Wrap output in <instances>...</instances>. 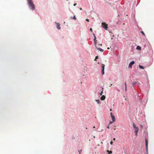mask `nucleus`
I'll return each mask as SVG.
<instances>
[{
    "instance_id": "f257e3e1",
    "label": "nucleus",
    "mask_w": 154,
    "mask_h": 154,
    "mask_svg": "<svg viewBox=\"0 0 154 154\" xmlns=\"http://www.w3.org/2000/svg\"><path fill=\"white\" fill-rule=\"evenodd\" d=\"M27 2L29 8L32 10L33 11L34 10L35 7L32 0H27Z\"/></svg>"
},
{
    "instance_id": "f03ea898",
    "label": "nucleus",
    "mask_w": 154,
    "mask_h": 154,
    "mask_svg": "<svg viewBox=\"0 0 154 154\" xmlns=\"http://www.w3.org/2000/svg\"><path fill=\"white\" fill-rule=\"evenodd\" d=\"M133 126L134 128L135 129V132L136 135H137V134L138 132L139 131L138 128L136 126L134 123L133 124Z\"/></svg>"
},
{
    "instance_id": "7ed1b4c3",
    "label": "nucleus",
    "mask_w": 154,
    "mask_h": 154,
    "mask_svg": "<svg viewBox=\"0 0 154 154\" xmlns=\"http://www.w3.org/2000/svg\"><path fill=\"white\" fill-rule=\"evenodd\" d=\"M145 146L146 154H148V140L146 139H145Z\"/></svg>"
},
{
    "instance_id": "20e7f679",
    "label": "nucleus",
    "mask_w": 154,
    "mask_h": 154,
    "mask_svg": "<svg viewBox=\"0 0 154 154\" xmlns=\"http://www.w3.org/2000/svg\"><path fill=\"white\" fill-rule=\"evenodd\" d=\"M102 24V27L105 30H107V24H106L104 23H101Z\"/></svg>"
},
{
    "instance_id": "39448f33",
    "label": "nucleus",
    "mask_w": 154,
    "mask_h": 154,
    "mask_svg": "<svg viewBox=\"0 0 154 154\" xmlns=\"http://www.w3.org/2000/svg\"><path fill=\"white\" fill-rule=\"evenodd\" d=\"M55 24L56 25L57 28L58 30L60 29H61V27L60 26V24L59 23L55 22Z\"/></svg>"
},
{
    "instance_id": "423d86ee",
    "label": "nucleus",
    "mask_w": 154,
    "mask_h": 154,
    "mask_svg": "<svg viewBox=\"0 0 154 154\" xmlns=\"http://www.w3.org/2000/svg\"><path fill=\"white\" fill-rule=\"evenodd\" d=\"M101 67H102V75H103L104 74V68H105V65L103 64H102L101 65Z\"/></svg>"
},
{
    "instance_id": "0eeeda50",
    "label": "nucleus",
    "mask_w": 154,
    "mask_h": 154,
    "mask_svg": "<svg viewBox=\"0 0 154 154\" xmlns=\"http://www.w3.org/2000/svg\"><path fill=\"white\" fill-rule=\"evenodd\" d=\"M135 63V62L134 61H131L129 63L128 67L131 68L132 67V65Z\"/></svg>"
},
{
    "instance_id": "6e6552de",
    "label": "nucleus",
    "mask_w": 154,
    "mask_h": 154,
    "mask_svg": "<svg viewBox=\"0 0 154 154\" xmlns=\"http://www.w3.org/2000/svg\"><path fill=\"white\" fill-rule=\"evenodd\" d=\"M111 117V118L112 119V121H113V122H115V117L114 116V115L112 116Z\"/></svg>"
},
{
    "instance_id": "1a4fd4ad",
    "label": "nucleus",
    "mask_w": 154,
    "mask_h": 154,
    "mask_svg": "<svg viewBox=\"0 0 154 154\" xmlns=\"http://www.w3.org/2000/svg\"><path fill=\"white\" fill-rule=\"evenodd\" d=\"M106 98L105 96V95H103L100 98V99L101 100H103L105 99Z\"/></svg>"
},
{
    "instance_id": "9d476101",
    "label": "nucleus",
    "mask_w": 154,
    "mask_h": 154,
    "mask_svg": "<svg viewBox=\"0 0 154 154\" xmlns=\"http://www.w3.org/2000/svg\"><path fill=\"white\" fill-rule=\"evenodd\" d=\"M96 48L98 50H99L100 52H103V50L101 48H97V47H96Z\"/></svg>"
},
{
    "instance_id": "9b49d317",
    "label": "nucleus",
    "mask_w": 154,
    "mask_h": 154,
    "mask_svg": "<svg viewBox=\"0 0 154 154\" xmlns=\"http://www.w3.org/2000/svg\"><path fill=\"white\" fill-rule=\"evenodd\" d=\"M136 49L137 50H140L141 49V48L140 46H137L136 47Z\"/></svg>"
},
{
    "instance_id": "f8f14e48",
    "label": "nucleus",
    "mask_w": 154,
    "mask_h": 154,
    "mask_svg": "<svg viewBox=\"0 0 154 154\" xmlns=\"http://www.w3.org/2000/svg\"><path fill=\"white\" fill-rule=\"evenodd\" d=\"M95 101L97 103V104H100V102L99 100H96Z\"/></svg>"
},
{
    "instance_id": "ddd939ff",
    "label": "nucleus",
    "mask_w": 154,
    "mask_h": 154,
    "mask_svg": "<svg viewBox=\"0 0 154 154\" xmlns=\"http://www.w3.org/2000/svg\"><path fill=\"white\" fill-rule=\"evenodd\" d=\"M103 88H102V91H101L99 93V94L100 95H102V94L103 93Z\"/></svg>"
},
{
    "instance_id": "4468645a",
    "label": "nucleus",
    "mask_w": 154,
    "mask_h": 154,
    "mask_svg": "<svg viewBox=\"0 0 154 154\" xmlns=\"http://www.w3.org/2000/svg\"><path fill=\"white\" fill-rule=\"evenodd\" d=\"M139 67L140 69H144V67L140 65H139Z\"/></svg>"
},
{
    "instance_id": "2eb2a0df",
    "label": "nucleus",
    "mask_w": 154,
    "mask_h": 154,
    "mask_svg": "<svg viewBox=\"0 0 154 154\" xmlns=\"http://www.w3.org/2000/svg\"><path fill=\"white\" fill-rule=\"evenodd\" d=\"M136 83H137V82H134L132 83V85H133V86H134V85H135Z\"/></svg>"
},
{
    "instance_id": "dca6fc26",
    "label": "nucleus",
    "mask_w": 154,
    "mask_h": 154,
    "mask_svg": "<svg viewBox=\"0 0 154 154\" xmlns=\"http://www.w3.org/2000/svg\"><path fill=\"white\" fill-rule=\"evenodd\" d=\"M107 152L110 154H111L112 153V152L111 151H109L108 150L107 151Z\"/></svg>"
},
{
    "instance_id": "f3484780",
    "label": "nucleus",
    "mask_w": 154,
    "mask_h": 154,
    "mask_svg": "<svg viewBox=\"0 0 154 154\" xmlns=\"http://www.w3.org/2000/svg\"><path fill=\"white\" fill-rule=\"evenodd\" d=\"M141 33L142 34L144 35H145V34L143 31H141Z\"/></svg>"
},
{
    "instance_id": "a211bd4d",
    "label": "nucleus",
    "mask_w": 154,
    "mask_h": 154,
    "mask_svg": "<svg viewBox=\"0 0 154 154\" xmlns=\"http://www.w3.org/2000/svg\"><path fill=\"white\" fill-rule=\"evenodd\" d=\"M94 42L97 41V40H96V36H95V37H94Z\"/></svg>"
},
{
    "instance_id": "6ab92c4d",
    "label": "nucleus",
    "mask_w": 154,
    "mask_h": 154,
    "mask_svg": "<svg viewBox=\"0 0 154 154\" xmlns=\"http://www.w3.org/2000/svg\"><path fill=\"white\" fill-rule=\"evenodd\" d=\"M98 56H96L95 57V60H96L97 59H98Z\"/></svg>"
},
{
    "instance_id": "aec40b11",
    "label": "nucleus",
    "mask_w": 154,
    "mask_h": 154,
    "mask_svg": "<svg viewBox=\"0 0 154 154\" xmlns=\"http://www.w3.org/2000/svg\"><path fill=\"white\" fill-rule=\"evenodd\" d=\"M73 19H74V20H76V17H75V16H73Z\"/></svg>"
},
{
    "instance_id": "412c9836",
    "label": "nucleus",
    "mask_w": 154,
    "mask_h": 154,
    "mask_svg": "<svg viewBox=\"0 0 154 154\" xmlns=\"http://www.w3.org/2000/svg\"><path fill=\"white\" fill-rule=\"evenodd\" d=\"M113 121L112 122V121H110L109 122V124H112L113 123Z\"/></svg>"
},
{
    "instance_id": "4be33fe9",
    "label": "nucleus",
    "mask_w": 154,
    "mask_h": 154,
    "mask_svg": "<svg viewBox=\"0 0 154 154\" xmlns=\"http://www.w3.org/2000/svg\"><path fill=\"white\" fill-rule=\"evenodd\" d=\"M140 128H143V125H142L141 124H140Z\"/></svg>"
},
{
    "instance_id": "5701e85b",
    "label": "nucleus",
    "mask_w": 154,
    "mask_h": 154,
    "mask_svg": "<svg viewBox=\"0 0 154 154\" xmlns=\"http://www.w3.org/2000/svg\"><path fill=\"white\" fill-rule=\"evenodd\" d=\"M94 130V131H98V132L102 131H103V130H102H102H101V131H98V130Z\"/></svg>"
},
{
    "instance_id": "b1692460",
    "label": "nucleus",
    "mask_w": 154,
    "mask_h": 154,
    "mask_svg": "<svg viewBox=\"0 0 154 154\" xmlns=\"http://www.w3.org/2000/svg\"><path fill=\"white\" fill-rule=\"evenodd\" d=\"M82 151V149H81L80 150H78V152H79H79H81Z\"/></svg>"
},
{
    "instance_id": "393cba45",
    "label": "nucleus",
    "mask_w": 154,
    "mask_h": 154,
    "mask_svg": "<svg viewBox=\"0 0 154 154\" xmlns=\"http://www.w3.org/2000/svg\"><path fill=\"white\" fill-rule=\"evenodd\" d=\"M90 30L91 31V32H92V28H90Z\"/></svg>"
},
{
    "instance_id": "a878e982",
    "label": "nucleus",
    "mask_w": 154,
    "mask_h": 154,
    "mask_svg": "<svg viewBox=\"0 0 154 154\" xmlns=\"http://www.w3.org/2000/svg\"><path fill=\"white\" fill-rule=\"evenodd\" d=\"M110 144H111V145H112V144H113V142L112 141H111L110 142Z\"/></svg>"
},
{
    "instance_id": "bb28decb",
    "label": "nucleus",
    "mask_w": 154,
    "mask_h": 154,
    "mask_svg": "<svg viewBox=\"0 0 154 154\" xmlns=\"http://www.w3.org/2000/svg\"><path fill=\"white\" fill-rule=\"evenodd\" d=\"M125 87H127V85H126V82H125Z\"/></svg>"
},
{
    "instance_id": "cd10ccee",
    "label": "nucleus",
    "mask_w": 154,
    "mask_h": 154,
    "mask_svg": "<svg viewBox=\"0 0 154 154\" xmlns=\"http://www.w3.org/2000/svg\"><path fill=\"white\" fill-rule=\"evenodd\" d=\"M83 78H86L85 75H83Z\"/></svg>"
},
{
    "instance_id": "c85d7f7f",
    "label": "nucleus",
    "mask_w": 154,
    "mask_h": 154,
    "mask_svg": "<svg viewBox=\"0 0 154 154\" xmlns=\"http://www.w3.org/2000/svg\"><path fill=\"white\" fill-rule=\"evenodd\" d=\"M93 35L94 36V37H95V36H96L95 35V34L94 33H93Z\"/></svg>"
},
{
    "instance_id": "c756f323",
    "label": "nucleus",
    "mask_w": 154,
    "mask_h": 154,
    "mask_svg": "<svg viewBox=\"0 0 154 154\" xmlns=\"http://www.w3.org/2000/svg\"><path fill=\"white\" fill-rule=\"evenodd\" d=\"M110 115H111V116H113V114H112V112H111V113H110Z\"/></svg>"
},
{
    "instance_id": "7c9ffc66",
    "label": "nucleus",
    "mask_w": 154,
    "mask_h": 154,
    "mask_svg": "<svg viewBox=\"0 0 154 154\" xmlns=\"http://www.w3.org/2000/svg\"><path fill=\"white\" fill-rule=\"evenodd\" d=\"M77 4L76 3H75L73 4V6H75Z\"/></svg>"
},
{
    "instance_id": "2f4dec72",
    "label": "nucleus",
    "mask_w": 154,
    "mask_h": 154,
    "mask_svg": "<svg viewBox=\"0 0 154 154\" xmlns=\"http://www.w3.org/2000/svg\"><path fill=\"white\" fill-rule=\"evenodd\" d=\"M86 20L87 21V22H89V20L88 19H86Z\"/></svg>"
},
{
    "instance_id": "473e14b6",
    "label": "nucleus",
    "mask_w": 154,
    "mask_h": 154,
    "mask_svg": "<svg viewBox=\"0 0 154 154\" xmlns=\"http://www.w3.org/2000/svg\"><path fill=\"white\" fill-rule=\"evenodd\" d=\"M94 43L95 45H96V43H97V41L94 42Z\"/></svg>"
},
{
    "instance_id": "72a5a7b5",
    "label": "nucleus",
    "mask_w": 154,
    "mask_h": 154,
    "mask_svg": "<svg viewBox=\"0 0 154 154\" xmlns=\"http://www.w3.org/2000/svg\"><path fill=\"white\" fill-rule=\"evenodd\" d=\"M125 91H127V87H125Z\"/></svg>"
},
{
    "instance_id": "f704fd0d",
    "label": "nucleus",
    "mask_w": 154,
    "mask_h": 154,
    "mask_svg": "<svg viewBox=\"0 0 154 154\" xmlns=\"http://www.w3.org/2000/svg\"><path fill=\"white\" fill-rule=\"evenodd\" d=\"M107 128L108 129H109V125H108V126H107Z\"/></svg>"
},
{
    "instance_id": "c9c22d12",
    "label": "nucleus",
    "mask_w": 154,
    "mask_h": 154,
    "mask_svg": "<svg viewBox=\"0 0 154 154\" xmlns=\"http://www.w3.org/2000/svg\"><path fill=\"white\" fill-rule=\"evenodd\" d=\"M113 140L114 141V140H116V138H114Z\"/></svg>"
},
{
    "instance_id": "e433bc0d",
    "label": "nucleus",
    "mask_w": 154,
    "mask_h": 154,
    "mask_svg": "<svg viewBox=\"0 0 154 154\" xmlns=\"http://www.w3.org/2000/svg\"><path fill=\"white\" fill-rule=\"evenodd\" d=\"M80 10H82V8H80Z\"/></svg>"
},
{
    "instance_id": "4c0bfd02",
    "label": "nucleus",
    "mask_w": 154,
    "mask_h": 154,
    "mask_svg": "<svg viewBox=\"0 0 154 154\" xmlns=\"http://www.w3.org/2000/svg\"><path fill=\"white\" fill-rule=\"evenodd\" d=\"M112 84H111L109 86H112Z\"/></svg>"
},
{
    "instance_id": "58836bf2",
    "label": "nucleus",
    "mask_w": 154,
    "mask_h": 154,
    "mask_svg": "<svg viewBox=\"0 0 154 154\" xmlns=\"http://www.w3.org/2000/svg\"><path fill=\"white\" fill-rule=\"evenodd\" d=\"M107 49H109V48H107Z\"/></svg>"
},
{
    "instance_id": "ea45409f",
    "label": "nucleus",
    "mask_w": 154,
    "mask_h": 154,
    "mask_svg": "<svg viewBox=\"0 0 154 154\" xmlns=\"http://www.w3.org/2000/svg\"><path fill=\"white\" fill-rule=\"evenodd\" d=\"M110 111H111L112 110V109H110Z\"/></svg>"
},
{
    "instance_id": "a19ab883",
    "label": "nucleus",
    "mask_w": 154,
    "mask_h": 154,
    "mask_svg": "<svg viewBox=\"0 0 154 154\" xmlns=\"http://www.w3.org/2000/svg\"><path fill=\"white\" fill-rule=\"evenodd\" d=\"M93 128H95V126H93Z\"/></svg>"
},
{
    "instance_id": "79ce46f5",
    "label": "nucleus",
    "mask_w": 154,
    "mask_h": 154,
    "mask_svg": "<svg viewBox=\"0 0 154 154\" xmlns=\"http://www.w3.org/2000/svg\"><path fill=\"white\" fill-rule=\"evenodd\" d=\"M93 137H94V138H95V136H94Z\"/></svg>"
},
{
    "instance_id": "37998d69",
    "label": "nucleus",
    "mask_w": 154,
    "mask_h": 154,
    "mask_svg": "<svg viewBox=\"0 0 154 154\" xmlns=\"http://www.w3.org/2000/svg\"><path fill=\"white\" fill-rule=\"evenodd\" d=\"M100 46H102V44H100Z\"/></svg>"
},
{
    "instance_id": "c03bdc74",
    "label": "nucleus",
    "mask_w": 154,
    "mask_h": 154,
    "mask_svg": "<svg viewBox=\"0 0 154 154\" xmlns=\"http://www.w3.org/2000/svg\"><path fill=\"white\" fill-rule=\"evenodd\" d=\"M79 154H81L80 152H79Z\"/></svg>"
}]
</instances>
